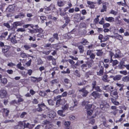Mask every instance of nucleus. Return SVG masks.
Returning <instances> with one entry per match:
<instances>
[{"label": "nucleus", "mask_w": 129, "mask_h": 129, "mask_svg": "<svg viewBox=\"0 0 129 129\" xmlns=\"http://www.w3.org/2000/svg\"><path fill=\"white\" fill-rule=\"evenodd\" d=\"M110 95L113 98H111V99L112 102L115 105H118L119 103L116 100L118 97V93L117 91L116 90H112L110 92Z\"/></svg>", "instance_id": "f257e3e1"}, {"label": "nucleus", "mask_w": 129, "mask_h": 129, "mask_svg": "<svg viewBox=\"0 0 129 129\" xmlns=\"http://www.w3.org/2000/svg\"><path fill=\"white\" fill-rule=\"evenodd\" d=\"M61 97V95H58L56 96V98H54V99H57L56 103V107H58L60 105H64L65 102V101L64 99H61L60 98ZM54 100L55 101L56 100L54 99Z\"/></svg>", "instance_id": "f03ea898"}, {"label": "nucleus", "mask_w": 129, "mask_h": 129, "mask_svg": "<svg viewBox=\"0 0 129 129\" xmlns=\"http://www.w3.org/2000/svg\"><path fill=\"white\" fill-rule=\"evenodd\" d=\"M38 107L36 109H33V111L36 112L37 111L38 112H41L43 110H44L45 108H47V106L44 103L38 104Z\"/></svg>", "instance_id": "7ed1b4c3"}, {"label": "nucleus", "mask_w": 129, "mask_h": 129, "mask_svg": "<svg viewBox=\"0 0 129 129\" xmlns=\"http://www.w3.org/2000/svg\"><path fill=\"white\" fill-rule=\"evenodd\" d=\"M70 80L67 78L64 79L63 83L65 87L67 88H70L72 85V84L70 82Z\"/></svg>", "instance_id": "20e7f679"}, {"label": "nucleus", "mask_w": 129, "mask_h": 129, "mask_svg": "<svg viewBox=\"0 0 129 129\" xmlns=\"http://www.w3.org/2000/svg\"><path fill=\"white\" fill-rule=\"evenodd\" d=\"M3 115L4 117H7L9 115L10 111L7 108H3L2 110Z\"/></svg>", "instance_id": "39448f33"}, {"label": "nucleus", "mask_w": 129, "mask_h": 129, "mask_svg": "<svg viewBox=\"0 0 129 129\" xmlns=\"http://www.w3.org/2000/svg\"><path fill=\"white\" fill-rule=\"evenodd\" d=\"M56 115V113L53 111H51L47 114V117L50 118V119H53Z\"/></svg>", "instance_id": "423d86ee"}, {"label": "nucleus", "mask_w": 129, "mask_h": 129, "mask_svg": "<svg viewBox=\"0 0 129 129\" xmlns=\"http://www.w3.org/2000/svg\"><path fill=\"white\" fill-rule=\"evenodd\" d=\"M109 5L108 2H104L102 3V8L101 10V12H106L107 7Z\"/></svg>", "instance_id": "0eeeda50"}, {"label": "nucleus", "mask_w": 129, "mask_h": 129, "mask_svg": "<svg viewBox=\"0 0 129 129\" xmlns=\"http://www.w3.org/2000/svg\"><path fill=\"white\" fill-rule=\"evenodd\" d=\"M114 89V87L113 86H110L109 85H107L106 86H104L103 87V89L106 90V91L110 92L111 90Z\"/></svg>", "instance_id": "6e6552de"}, {"label": "nucleus", "mask_w": 129, "mask_h": 129, "mask_svg": "<svg viewBox=\"0 0 129 129\" xmlns=\"http://www.w3.org/2000/svg\"><path fill=\"white\" fill-rule=\"evenodd\" d=\"M79 91L80 92H82L83 93V94L82 95V96L83 97H86L89 93L88 91L86 90L85 87H84L81 89H79Z\"/></svg>", "instance_id": "1a4fd4ad"}, {"label": "nucleus", "mask_w": 129, "mask_h": 129, "mask_svg": "<svg viewBox=\"0 0 129 129\" xmlns=\"http://www.w3.org/2000/svg\"><path fill=\"white\" fill-rule=\"evenodd\" d=\"M7 94L6 91L4 89H1L0 90V97L3 98L6 97Z\"/></svg>", "instance_id": "9d476101"}, {"label": "nucleus", "mask_w": 129, "mask_h": 129, "mask_svg": "<svg viewBox=\"0 0 129 129\" xmlns=\"http://www.w3.org/2000/svg\"><path fill=\"white\" fill-rule=\"evenodd\" d=\"M91 95L95 99H96V98H100L101 95V94L99 93L96 91H94L92 93Z\"/></svg>", "instance_id": "9b49d317"}, {"label": "nucleus", "mask_w": 129, "mask_h": 129, "mask_svg": "<svg viewBox=\"0 0 129 129\" xmlns=\"http://www.w3.org/2000/svg\"><path fill=\"white\" fill-rule=\"evenodd\" d=\"M10 47L9 46L5 45L3 47H2V50L3 53H5L9 50Z\"/></svg>", "instance_id": "f8f14e48"}, {"label": "nucleus", "mask_w": 129, "mask_h": 129, "mask_svg": "<svg viewBox=\"0 0 129 129\" xmlns=\"http://www.w3.org/2000/svg\"><path fill=\"white\" fill-rule=\"evenodd\" d=\"M121 52L119 49L116 51V53L114 55L115 58H119L121 57Z\"/></svg>", "instance_id": "ddd939ff"}, {"label": "nucleus", "mask_w": 129, "mask_h": 129, "mask_svg": "<svg viewBox=\"0 0 129 129\" xmlns=\"http://www.w3.org/2000/svg\"><path fill=\"white\" fill-rule=\"evenodd\" d=\"M87 4L89 6V7L90 8L94 9V8L95 5H94V4H95V3L90 1H87Z\"/></svg>", "instance_id": "4468645a"}, {"label": "nucleus", "mask_w": 129, "mask_h": 129, "mask_svg": "<svg viewBox=\"0 0 129 129\" xmlns=\"http://www.w3.org/2000/svg\"><path fill=\"white\" fill-rule=\"evenodd\" d=\"M117 108V107L115 106H112L111 107V109L112 110H114L113 111L111 112V113L115 115L116 114L118 110Z\"/></svg>", "instance_id": "2eb2a0df"}, {"label": "nucleus", "mask_w": 129, "mask_h": 129, "mask_svg": "<svg viewBox=\"0 0 129 129\" xmlns=\"http://www.w3.org/2000/svg\"><path fill=\"white\" fill-rule=\"evenodd\" d=\"M94 73L93 71L91 70L87 72L85 74V76L87 78L89 77V76L93 75Z\"/></svg>", "instance_id": "dca6fc26"}, {"label": "nucleus", "mask_w": 129, "mask_h": 129, "mask_svg": "<svg viewBox=\"0 0 129 129\" xmlns=\"http://www.w3.org/2000/svg\"><path fill=\"white\" fill-rule=\"evenodd\" d=\"M105 20L107 21L110 22H113L114 21V18L112 17H105Z\"/></svg>", "instance_id": "f3484780"}, {"label": "nucleus", "mask_w": 129, "mask_h": 129, "mask_svg": "<svg viewBox=\"0 0 129 129\" xmlns=\"http://www.w3.org/2000/svg\"><path fill=\"white\" fill-rule=\"evenodd\" d=\"M75 92V90L72 89L69 91L68 93V94L69 95H72L73 97H75L76 96V95L74 94Z\"/></svg>", "instance_id": "a211bd4d"}, {"label": "nucleus", "mask_w": 129, "mask_h": 129, "mask_svg": "<svg viewBox=\"0 0 129 129\" xmlns=\"http://www.w3.org/2000/svg\"><path fill=\"white\" fill-rule=\"evenodd\" d=\"M108 76L107 75H104L102 78L103 81L105 82H109L110 80L108 79Z\"/></svg>", "instance_id": "6ab92c4d"}, {"label": "nucleus", "mask_w": 129, "mask_h": 129, "mask_svg": "<svg viewBox=\"0 0 129 129\" xmlns=\"http://www.w3.org/2000/svg\"><path fill=\"white\" fill-rule=\"evenodd\" d=\"M23 24V23L20 21H16L14 22V26L15 27H16L18 26H21Z\"/></svg>", "instance_id": "aec40b11"}, {"label": "nucleus", "mask_w": 129, "mask_h": 129, "mask_svg": "<svg viewBox=\"0 0 129 129\" xmlns=\"http://www.w3.org/2000/svg\"><path fill=\"white\" fill-rule=\"evenodd\" d=\"M96 51L97 52L96 53V55L98 56H101L103 53V52L102 51V49H97Z\"/></svg>", "instance_id": "412c9836"}, {"label": "nucleus", "mask_w": 129, "mask_h": 129, "mask_svg": "<svg viewBox=\"0 0 129 129\" xmlns=\"http://www.w3.org/2000/svg\"><path fill=\"white\" fill-rule=\"evenodd\" d=\"M80 43L82 44L83 45L85 46L87 45L88 43H89V42L86 39L83 38L82 39Z\"/></svg>", "instance_id": "4be33fe9"}, {"label": "nucleus", "mask_w": 129, "mask_h": 129, "mask_svg": "<svg viewBox=\"0 0 129 129\" xmlns=\"http://www.w3.org/2000/svg\"><path fill=\"white\" fill-rule=\"evenodd\" d=\"M121 77L122 76L121 75H116L114 76L113 78V80L115 81L119 80L121 79Z\"/></svg>", "instance_id": "5701e85b"}, {"label": "nucleus", "mask_w": 129, "mask_h": 129, "mask_svg": "<svg viewBox=\"0 0 129 129\" xmlns=\"http://www.w3.org/2000/svg\"><path fill=\"white\" fill-rule=\"evenodd\" d=\"M125 62L124 61H121L119 63V64L118 65V67L119 69H123L125 65L124 64Z\"/></svg>", "instance_id": "b1692460"}, {"label": "nucleus", "mask_w": 129, "mask_h": 129, "mask_svg": "<svg viewBox=\"0 0 129 129\" xmlns=\"http://www.w3.org/2000/svg\"><path fill=\"white\" fill-rule=\"evenodd\" d=\"M0 26H4L8 28L10 27V26L9 23H3L2 22V23H0Z\"/></svg>", "instance_id": "393cba45"}, {"label": "nucleus", "mask_w": 129, "mask_h": 129, "mask_svg": "<svg viewBox=\"0 0 129 129\" xmlns=\"http://www.w3.org/2000/svg\"><path fill=\"white\" fill-rule=\"evenodd\" d=\"M115 37L117 39L120 40H122L123 39L122 36L121 35H119L117 33L115 35Z\"/></svg>", "instance_id": "a878e982"}, {"label": "nucleus", "mask_w": 129, "mask_h": 129, "mask_svg": "<svg viewBox=\"0 0 129 129\" xmlns=\"http://www.w3.org/2000/svg\"><path fill=\"white\" fill-rule=\"evenodd\" d=\"M78 48L79 50L80 53H82L83 52L84 50V47L82 45H80L78 46Z\"/></svg>", "instance_id": "bb28decb"}, {"label": "nucleus", "mask_w": 129, "mask_h": 129, "mask_svg": "<svg viewBox=\"0 0 129 129\" xmlns=\"http://www.w3.org/2000/svg\"><path fill=\"white\" fill-rule=\"evenodd\" d=\"M14 8L12 5H9L6 9L9 12H11L14 11Z\"/></svg>", "instance_id": "cd10ccee"}, {"label": "nucleus", "mask_w": 129, "mask_h": 129, "mask_svg": "<svg viewBox=\"0 0 129 129\" xmlns=\"http://www.w3.org/2000/svg\"><path fill=\"white\" fill-rule=\"evenodd\" d=\"M64 111L62 110H59L57 111V113L60 116H62L64 117L65 116V114H63V111Z\"/></svg>", "instance_id": "c85d7f7f"}, {"label": "nucleus", "mask_w": 129, "mask_h": 129, "mask_svg": "<svg viewBox=\"0 0 129 129\" xmlns=\"http://www.w3.org/2000/svg\"><path fill=\"white\" fill-rule=\"evenodd\" d=\"M59 83V81L57 79H53L50 82V83L51 84V86H53V85L55 84H57Z\"/></svg>", "instance_id": "c756f323"}, {"label": "nucleus", "mask_w": 129, "mask_h": 129, "mask_svg": "<svg viewBox=\"0 0 129 129\" xmlns=\"http://www.w3.org/2000/svg\"><path fill=\"white\" fill-rule=\"evenodd\" d=\"M104 68H102V69H100L99 72H97V74L98 75L102 76L104 73Z\"/></svg>", "instance_id": "7c9ffc66"}, {"label": "nucleus", "mask_w": 129, "mask_h": 129, "mask_svg": "<svg viewBox=\"0 0 129 129\" xmlns=\"http://www.w3.org/2000/svg\"><path fill=\"white\" fill-rule=\"evenodd\" d=\"M73 102L74 105L72 107H71L70 108V109H73L74 107L75 106H77V104H78V103L76 100L75 99H74L73 100Z\"/></svg>", "instance_id": "2f4dec72"}, {"label": "nucleus", "mask_w": 129, "mask_h": 129, "mask_svg": "<svg viewBox=\"0 0 129 129\" xmlns=\"http://www.w3.org/2000/svg\"><path fill=\"white\" fill-rule=\"evenodd\" d=\"M100 17V15H97L96 16V18H95L94 20V22L95 25L98 23L99 20V18Z\"/></svg>", "instance_id": "473e14b6"}, {"label": "nucleus", "mask_w": 129, "mask_h": 129, "mask_svg": "<svg viewBox=\"0 0 129 129\" xmlns=\"http://www.w3.org/2000/svg\"><path fill=\"white\" fill-rule=\"evenodd\" d=\"M64 124L66 127V129H69L70 125V122L69 121H66L64 122Z\"/></svg>", "instance_id": "72a5a7b5"}, {"label": "nucleus", "mask_w": 129, "mask_h": 129, "mask_svg": "<svg viewBox=\"0 0 129 129\" xmlns=\"http://www.w3.org/2000/svg\"><path fill=\"white\" fill-rule=\"evenodd\" d=\"M93 61H87L86 64L89 68H90L92 66V64Z\"/></svg>", "instance_id": "f704fd0d"}, {"label": "nucleus", "mask_w": 129, "mask_h": 129, "mask_svg": "<svg viewBox=\"0 0 129 129\" xmlns=\"http://www.w3.org/2000/svg\"><path fill=\"white\" fill-rule=\"evenodd\" d=\"M58 6L59 7L63 6L64 5L63 2L61 1H59L57 2Z\"/></svg>", "instance_id": "c9c22d12"}, {"label": "nucleus", "mask_w": 129, "mask_h": 129, "mask_svg": "<svg viewBox=\"0 0 129 129\" xmlns=\"http://www.w3.org/2000/svg\"><path fill=\"white\" fill-rule=\"evenodd\" d=\"M122 81L124 82H128L129 81V77L128 76L124 77L122 78Z\"/></svg>", "instance_id": "e433bc0d"}, {"label": "nucleus", "mask_w": 129, "mask_h": 129, "mask_svg": "<svg viewBox=\"0 0 129 129\" xmlns=\"http://www.w3.org/2000/svg\"><path fill=\"white\" fill-rule=\"evenodd\" d=\"M35 30L36 31V33H39L40 34H42L43 31V30L40 28H35Z\"/></svg>", "instance_id": "4c0bfd02"}, {"label": "nucleus", "mask_w": 129, "mask_h": 129, "mask_svg": "<svg viewBox=\"0 0 129 129\" xmlns=\"http://www.w3.org/2000/svg\"><path fill=\"white\" fill-rule=\"evenodd\" d=\"M87 64H83L81 66V67L83 71H85L87 69Z\"/></svg>", "instance_id": "58836bf2"}, {"label": "nucleus", "mask_w": 129, "mask_h": 129, "mask_svg": "<svg viewBox=\"0 0 129 129\" xmlns=\"http://www.w3.org/2000/svg\"><path fill=\"white\" fill-rule=\"evenodd\" d=\"M1 81L2 83L4 84H6L8 82L7 79L5 78L2 79V78Z\"/></svg>", "instance_id": "ea45409f"}, {"label": "nucleus", "mask_w": 129, "mask_h": 129, "mask_svg": "<svg viewBox=\"0 0 129 129\" xmlns=\"http://www.w3.org/2000/svg\"><path fill=\"white\" fill-rule=\"evenodd\" d=\"M69 107V105L67 104H66L64 106L62 107V108L63 110L65 111L66 110H68Z\"/></svg>", "instance_id": "a19ab883"}, {"label": "nucleus", "mask_w": 129, "mask_h": 129, "mask_svg": "<svg viewBox=\"0 0 129 129\" xmlns=\"http://www.w3.org/2000/svg\"><path fill=\"white\" fill-rule=\"evenodd\" d=\"M39 95L42 96H44L46 95V93L45 91H40L39 93Z\"/></svg>", "instance_id": "79ce46f5"}, {"label": "nucleus", "mask_w": 129, "mask_h": 129, "mask_svg": "<svg viewBox=\"0 0 129 129\" xmlns=\"http://www.w3.org/2000/svg\"><path fill=\"white\" fill-rule=\"evenodd\" d=\"M47 102L50 105L53 106L54 104V103L53 100L51 99H49L47 100Z\"/></svg>", "instance_id": "37998d69"}, {"label": "nucleus", "mask_w": 129, "mask_h": 129, "mask_svg": "<svg viewBox=\"0 0 129 129\" xmlns=\"http://www.w3.org/2000/svg\"><path fill=\"white\" fill-rule=\"evenodd\" d=\"M8 32L7 31H6L4 32V33H3L0 36V38H5L6 37V36L8 35Z\"/></svg>", "instance_id": "c03bdc74"}, {"label": "nucleus", "mask_w": 129, "mask_h": 129, "mask_svg": "<svg viewBox=\"0 0 129 129\" xmlns=\"http://www.w3.org/2000/svg\"><path fill=\"white\" fill-rule=\"evenodd\" d=\"M53 38L57 40H59V37H58V34L57 33H54L53 35Z\"/></svg>", "instance_id": "a18cd8bd"}, {"label": "nucleus", "mask_w": 129, "mask_h": 129, "mask_svg": "<svg viewBox=\"0 0 129 129\" xmlns=\"http://www.w3.org/2000/svg\"><path fill=\"white\" fill-rule=\"evenodd\" d=\"M64 18V19L66 20V22L65 23L66 24H68L69 22L70 21V20L69 19V17L68 16V15H67V16H65Z\"/></svg>", "instance_id": "49530a36"}, {"label": "nucleus", "mask_w": 129, "mask_h": 129, "mask_svg": "<svg viewBox=\"0 0 129 129\" xmlns=\"http://www.w3.org/2000/svg\"><path fill=\"white\" fill-rule=\"evenodd\" d=\"M74 74L76 76L78 77H80V75L79 73V71L77 70H76L74 72Z\"/></svg>", "instance_id": "de8ad7c7"}, {"label": "nucleus", "mask_w": 129, "mask_h": 129, "mask_svg": "<svg viewBox=\"0 0 129 129\" xmlns=\"http://www.w3.org/2000/svg\"><path fill=\"white\" fill-rule=\"evenodd\" d=\"M51 44L50 43H47L45 44V45L44 46V47H49V48H47V49H50V48H51L52 47L51 46Z\"/></svg>", "instance_id": "09e8293b"}, {"label": "nucleus", "mask_w": 129, "mask_h": 129, "mask_svg": "<svg viewBox=\"0 0 129 129\" xmlns=\"http://www.w3.org/2000/svg\"><path fill=\"white\" fill-rule=\"evenodd\" d=\"M94 89L97 91L100 92H101L102 91V90L100 88V87L99 86H96Z\"/></svg>", "instance_id": "8fccbe9b"}, {"label": "nucleus", "mask_w": 129, "mask_h": 129, "mask_svg": "<svg viewBox=\"0 0 129 129\" xmlns=\"http://www.w3.org/2000/svg\"><path fill=\"white\" fill-rule=\"evenodd\" d=\"M110 26V24L108 23H106L104 24L103 25V28H105L109 27Z\"/></svg>", "instance_id": "3c124183"}, {"label": "nucleus", "mask_w": 129, "mask_h": 129, "mask_svg": "<svg viewBox=\"0 0 129 129\" xmlns=\"http://www.w3.org/2000/svg\"><path fill=\"white\" fill-rule=\"evenodd\" d=\"M11 42L13 43H17L16 40L14 37H12L10 40Z\"/></svg>", "instance_id": "603ef678"}, {"label": "nucleus", "mask_w": 129, "mask_h": 129, "mask_svg": "<svg viewBox=\"0 0 129 129\" xmlns=\"http://www.w3.org/2000/svg\"><path fill=\"white\" fill-rule=\"evenodd\" d=\"M21 63H19L18 64H17V66L19 69H21V70H23V69L24 68L23 67H22L21 66Z\"/></svg>", "instance_id": "864d4df0"}, {"label": "nucleus", "mask_w": 129, "mask_h": 129, "mask_svg": "<svg viewBox=\"0 0 129 129\" xmlns=\"http://www.w3.org/2000/svg\"><path fill=\"white\" fill-rule=\"evenodd\" d=\"M79 26L81 28H85L86 26V24L84 23H80Z\"/></svg>", "instance_id": "5fc2aeb1"}, {"label": "nucleus", "mask_w": 129, "mask_h": 129, "mask_svg": "<svg viewBox=\"0 0 129 129\" xmlns=\"http://www.w3.org/2000/svg\"><path fill=\"white\" fill-rule=\"evenodd\" d=\"M23 47L25 48L26 50H27L31 48V47L30 45H24L23 46Z\"/></svg>", "instance_id": "6e6d98bb"}, {"label": "nucleus", "mask_w": 129, "mask_h": 129, "mask_svg": "<svg viewBox=\"0 0 129 129\" xmlns=\"http://www.w3.org/2000/svg\"><path fill=\"white\" fill-rule=\"evenodd\" d=\"M109 39V38L108 37H107V36H105L104 37H103L102 40L101 41V42L106 41L108 40Z\"/></svg>", "instance_id": "4d7b16f0"}, {"label": "nucleus", "mask_w": 129, "mask_h": 129, "mask_svg": "<svg viewBox=\"0 0 129 129\" xmlns=\"http://www.w3.org/2000/svg\"><path fill=\"white\" fill-rule=\"evenodd\" d=\"M81 15V14H80L77 13L75 15V18L77 19H80Z\"/></svg>", "instance_id": "13d9d810"}, {"label": "nucleus", "mask_w": 129, "mask_h": 129, "mask_svg": "<svg viewBox=\"0 0 129 129\" xmlns=\"http://www.w3.org/2000/svg\"><path fill=\"white\" fill-rule=\"evenodd\" d=\"M52 51V50H50L48 51H44L43 52V53L46 55H48Z\"/></svg>", "instance_id": "bf43d9fd"}, {"label": "nucleus", "mask_w": 129, "mask_h": 129, "mask_svg": "<svg viewBox=\"0 0 129 129\" xmlns=\"http://www.w3.org/2000/svg\"><path fill=\"white\" fill-rule=\"evenodd\" d=\"M119 72L120 74H123L124 75H126L127 73V71L126 70L120 71Z\"/></svg>", "instance_id": "052dcab7"}, {"label": "nucleus", "mask_w": 129, "mask_h": 129, "mask_svg": "<svg viewBox=\"0 0 129 129\" xmlns=\"http://www.w3.org/2000/svg\"><path fill=\"white\" fill-rule=\"evenodd\" d=\"M53 57L51 55H49L46 57L48 61H50L53 59Z\"/></svg>", "instance_id": "680f3d73"}, {"label": "nucleus", "mask_w": 129, "mask_h": 129, "mask_svg": "<svg viewBox=\"0 0 129 129\" xmlns=\"http://www.w3.org/2000/svg\"><path fill=\"white\" fill-rule=\"evenodd\" d=\"M21 56L23 58H25L27 57V55L26 54L24 53L23 52H21L20 53Z\"/></svg>", "instance_id": "e2e57ef3"}, {"label": "nucleus", "mask_w": 129, "mask_h": 129, "mask_svg": "<svg viewBox=\"0 0 129 129\" xmlns=\"http://www.w3.org/2000/svg\"><path fill=\"white\" fill-rule=\"evenodd\" d=\"M96 84V82L95 81H93L92 83V88L94 89L96 86H95Z\"/></svg>", "instance_id": "0e129e2a"}, {"label": "nucleus", "mask_w": 129, "mask_h": 129, "mask_svg": "<svg viewBox=\"0 0 129 129\" xmlns=\"http://www.w3.org/2000/svg\"><path fill=\"white\" fill-rule=\"evenodd\" d=\"M104 19L103 17L102 18L101 20L99 22V23L100 24H104Z\"/></svg>", "instance_id": "69168bd1"}, {"label": "nucleus", "mask_w": 129, "mask_h": 129, "mask_svg": "<svg viewBox=\"0 0 129 129\" xmlns=\"http://www.w3.org/2000/svg\"><path fill=\"white\" fill-rule=\"evenodd\" d=\"M118 63V61L117 60H113L112 62V65L114 66L117 64Z\"/></svg>", "instance_id": "338daca9"}, {"label": "nucleus", "mask_w": 129, "mask_h": 129, "mask_svg": "<svg viewBox=\"0 0 129 129\" xmlns=\"http://www.w3.org/2000/svg\"><path fill=\"white\" fill-rule=\"evenodd\" d=\"M92 105L88 104L85 106V108L87 110L91 108Z\"/></svg>", "instance_id": "774afa93"}]
</instances>
